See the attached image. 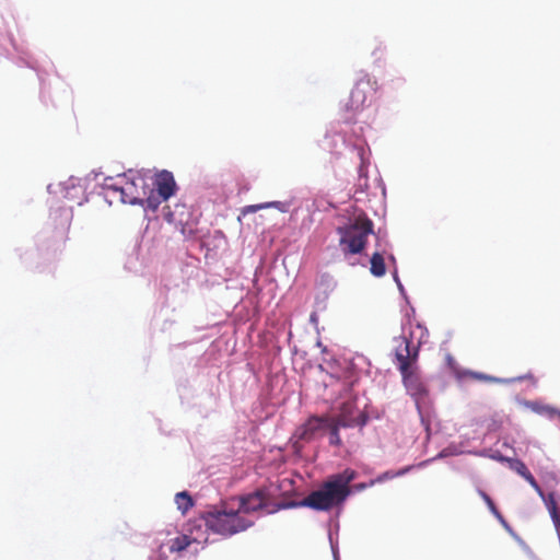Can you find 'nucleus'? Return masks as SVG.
Here are the masks:
<instances>
[{"label":"nucleus","instance_id":"f257e3e1","mask_svg":"<svg viewBox=\"0 0 560 560\" xmlns=\"http://www.w3.org/2000/svg\"><path fill=\"white\" fill-rule=\"evenodd\" d=\"M102 188L109 203L139 205L155 211L175 194L176 183L168 171H161L150 178L139 172L128 171L115 177H106Z\"/></svg>","mask_w":560,"mask_h":560},{"label":"nucleus","instance_id":"f03ea898","mask_svg":"<svg viewBox=\"0 0 560 560\" xmlns=\"http://www.w3.org/2000/svg\"><path fill=\"white\" fill-rule=\"evenodd\" d=\"M357 478L353 469L331 475L317 490L312 491L301 501H293L289 508H310L315 511H329L340 506L350 495V483Z\"/></svg>","mask_w":560,"mask_h":560},{"label":"nucleus","instance_id":"7ed1b4c3","mask_svg":"<svg viewBox=\"0 0 560 560\" xmlns=\"http://www.w3.org/2000/svg\"><path fill=\"white\" fill-rule=\"evenodd\" d=\"M201 518L209 530L224 537L245 532L254 525L252 520L240 514L231 498L210 505L201 513Z\"/></svg>","mask_w":560,"mask_h":560},{"label":"nucleus","instance_id":"20e7f679","mask_svg":"<svg viewBox=\"0 0 560 560\" xmlns=\"http://www.w3.org/2000/svg\"><path fill=\"white\" fill-rule=\"evenodd\" d=\"M374 224L365 214H360L352 222L337 229L339 245L345 254H360L364 250L368 237L373 233Z\"/></svg>","mask_w":560,"mask_h":560},{"label":"nucleus","instance_id":"39448f33","mask_svg":"<svg viewBox=\"0 0 560 560\" xmlns=\"http://www.w3.org/2000/svg\"><path fill=\"white\" fill-rule=\"evenodd\" d=\"M428 337V329L423 325H421L420 323L409 322L408 334H404L399 337L394 338L395 359H398V353L400 349H402L404 352L401 353L404 354V357L406 355L407 360L418 361L419 349L423 343L427 342Z\"/></svg>","mask_w":560,"mask_h":560},{"label":"nucleus","instance_id":"423d86ee","mask_svg":"<svg viewBox=\"0 0 560 560\" xmlns=\"http://www.w3.org/2000/svg\"><path fill=\"white\" fill-rule=\"evenodd\" d=\"M401 352H404L402 349H400L398 359H395L394 363L401 374L402 382L408 393L416 398H422L428 392L417 374L418 361L407 360L406 355L404 357Z\"/></svg>","mask_w":560,"mask_h":560},{"label":"nucleus","instance_id":"0eeeda50","mask_svg":"<svg viewBox=\"0 0 560 560\" xmlns=\"http://www.w3.org/2000/svg\"><path fill=\"white\" fill-rule=\"evenodd\" d=\"M375 84L376 82H372L368 75L359 79L351 90L347 109L352 113L363 109L368 97L376 90Z\"/></svg>","mask_w":560,"mask_h":560},{"label":"nucleus","instance_id":"6e6552de","mask_svg":"<svg viewBox=\"0 0 560 560\" xmlns=\"http://www.w3.org/2000/svg\"><path fill=\"white\" fill-rule=\"evenodd\" d=\"M342 428L363 427L366 423V416L358 408L354 399H348L339 407V413L331 418Z\"/></svg>","mask_w":560,"mask_h":560},{"label":"nucleus","instance_id":"1a4fd4ad","mask_svg":"<svg viewBox=\"0 0 560 560\" xmlns=\"http://www.w3.org/2000/svg\"><path fill=\"white\" fill-rule=\"evenodd\" d=\"M235 508L240 511L241 515L246 516L249 513L259 511L266 506L267 495L264 490H256L245 495L233 497Z\"/></svg>","mask_w":560,"mask_h":560},{"label":"nucleus","instance_id":"9d476101","mask_svg":"<svg viewBox=\"0 0 560 560\" xmlns=\"http://www.w3.org/2000/svg\"><path fill=\"white\" fill-rule=\"evenodd\" d=\"M330 418L312 417L301 428L300 439L311 441L318 434L326 432Z\"/></svg>","mask_w":560,"mask_h":560},{"label":"nucleus","instance_id":"9b49d317","mask_svg":"<svg viewBox=\"0 0 560 560\" xmlns=\"http://www.w3.org/2000/svg\"><path fill=\"white\" fill-rule=\"evenodd\" d=\"M537 494L542 499V501L551 516V520L556 526V529L559 533L560 532V514L558 512L556 494L553 492H549L548 494H546L541 488H540V493H537Z\"/></svg>","mask_w":560,"mask_h":560},{"label":"nucleus","instance_id":"f8f14e48","mask_svg":"<svg viewBox=\"0 0 560 560\" xmlns=\"http://www.w3.org/2000/svg\"><path fill=\"white\" fill-rule=\"evenodd\" d=\"M510 467L516 471L520 476H522L537 493H540V486L528 470L527 466L520 459L511 460Z\"/></svg>","mask_w":560,"mask_h":560},{"label":"nucleus","instance_id":"ddd939ff","mask_svg":"<svg viewBox=\"0 0 560 560\" xmlns=\"http://www.w3.org/2000/svg\"><path fill=\"white\" fill-rule=\"evenodd\" d=\"M370 271L374 277L381 278L386 273L385 260L382 254L374 253L371 257Z\"/></svg>","mask_w":560,"mask_h":560},{"label":"nucleus","instance_id":"4468645a","mask_svg":"<svg viewBox=\"0 0 560 560\" xmlns=\"http://www.w3.org/2000/svg\"><path fill=\"white\" fill-rule=\"evenodd\" d=\"M479 495L482 498V500L485 501V503L487 504V506L489 508L490 512L495 516V518L506 528V529H511L508 522L505 521V518L503 517V515L501 514V512L498 510V508L495 506L493 500L482 490H479L478 491Z\"/></svg>","mask_w":560,"mask_h":560},{"label":"nucleus","instance_id":"2eb2a0df","mask_svg":"<svg viewBox=\"0 0 560 560\" xmlns=\"http://www.w3.org/2000/svg\"><path fill=\"white\" fill-rule=\"evenodd\" d=\"M192 539L187 535H180L170 541L168 549L171 552H180L189 547Z\"/></svg>","mask_w":560,"mask_h":560},{"label":"nucleus","instance_id":"dca6fc26","mask_svg":"<svg viewBox=\"0 0 560 560\" xmlns=\"http://www.w3.org/2000/svg\"><path fill=\"white\" fill-rule=\"evenodd\" d=\"M327 425L328 427H327L326 431L329 432V444L334 445V446H340L341 439L339 435V429L342 428V425L339 424L338 422L334 421L332 419H329Z\"/></svg>","mask_w":560,"mask_h":560},{"label":"nucleus","instance_id":"f3484780","mask_svg":"<svg viewBox=\"0 0 560 560\" xmlns=\"http://www.w3.org/2000/svg\"><path fill=\"white\" fill-rule=\"evenodd\" d=\"M175 502L177 504V509L183 513H186L194 505L192 498L186 491L178 492L175 497Z\"/></svg>","mask_w":560,"mask_h":560},{"label":"nucleus","instance_id":"a211bd4d","mask_svg":"<svg viewBox=\"0 0 560 560\" xmlns=\"http://www.w3.org/2000/svg\"><path fill=\"white\" fill-rule=\"evenodd\" d=\"M279 206H281V202H278V201L259 203V205H250V206L245 207L242 210V212H243V214L255 213V212H257V211H259L261 209H265V208H269V207H277V208H279Z\"/></svg>","mask_w":560,"mask_h":560},{"label":"nucleus","instance_id":"6ab92c4d","mask_svg":"<svg viewBox=\"0 0 560 560\" xmlns=\"http://www.w3.org/2000/svg\"><path fill=\"white\" fill-rule=\"evenodd\" d=\"M476 377L479 378V380H486V381H497L495 377L487 376V375H483V374H477Z\"/></svg>","mask_w":560,"mask_h":560},{"label":"nucleus","instance_id":"aec40b11","mask_svg":"<svg viewBox=\"0 0 560 560\" xmlns=\"http://www.w3.org/2000/svg\"><path fill=\"white\" fill-rule=\"evenodd\" d=\"M524 378H533V375L528 374L526 376H518L517 378H515V381H521V380H524Z\"/></svg>","mask_w":560,"mask_h":560}]
</instances>
